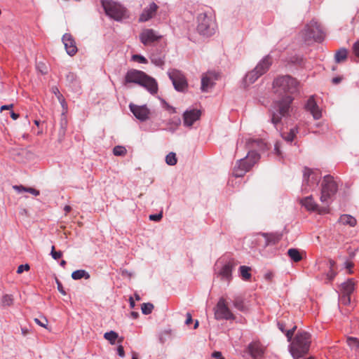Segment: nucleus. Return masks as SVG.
<instances>
[{"label":"nucleus","mask_w":359,"mask_h":359,"mask_svg":"<svg viewBox=\"0 0 359 359\" xmlns=\"http://www.w3.org/2000/svg\"><path fill=\"white\" fill-rule=\"evenodd\" d=\"M236 266L233 259L229 260L222 265L218 271V276L222 280L229 283L232 279V271Z\"/></svg>","instance_id":"15"},{"label":"nucleus","mask_w":359,"mask_h":359,"mask_svg":"<svg viewBox=\"0 0 359 359\" xmlns=\"http://www.w3.org/2000/svg\"><path fill=\"white\" fill-rule=\"evenodd\" d=\"M13 108V104H7V105H3L1 107V111H4V110H9V109H11Z\"/></svg>","instance_id":"54"},{"label":"nucleus","mask_w":359,"mask_h":359,"mask_svg":"<svg viewBox=\"0 0 359 359\" xmlns=\"http://www.w3.org/2000/svg\"><path fill=\"white\" fill-rule=\"evenodd\" d=\"M51 91L53 93H54L57 96V100L60 102V103L61 104L62 107L63 108L64 110L66 111L67 109V102H65V100L63 95L60 93L59 89L56 86H53L51 88Z\"/></svg>","instance_id":"30"},{"label":"nucleus","mask_w":359,"mask_h":359,"mask_svg":"<svg viewBox=\"0 0 359 359\" xmlns=\"http://www.w3.org/2000/svg\"><path fill=\"white\" fill-rule=\"evenodd\" d=\"M162 217H163V215H162L161 212H160L158 214L150 215H149V219L151 220V221H155V222L160 221Z\"/></svg>","instance_id":"46"},{"label":"nucleus","mask_w":359,"mask_h":359,"mask_svg":"<svg viewBox=\"0 0 359 359\" xmlns=\"http://www.w3.org/2000/svg\"><path fill=\"white\" fill-rule=\"evenodd\" d=\"M34 321L36 322V324L43 327H46L48 325V320L46 318H44L42 320L38 318H35Z\"/></svg>","instance_id":"47"},{"label":"nucleus","mask_w":359,"mask_h":359,"mask_svg":"<svg viewBox=\"0 0 359 359\" xmlns=\"http://www.w3.org/2000/svg\"><path fill=\"white\" fill-rule=\"evenodd\" d=\"M62 41L64 43L67 53L70 56L74 55L78 49L73 36L70 34L66 33L63 35Z\"/></svg>","instance_id":"21"},{"label":"nucleus","mask_w":359,"mask_h":359,"mask_svg":"<svg viewBox=\"0 0 359 359\" xmlns=\"http://www.w3.org/2000/svg\"><path fill=\"white\" fill-rule=\"evenodd\" d=\"M117 353L121 358H123L125 356L124 349L121 344L117 347Z\"/></svg>","instance_id":"49"},{"label":"nucleus","mask_w":359,"mask_h":359,"mask_svg":"<svg viewBox=\"0 0 359 359\" xmlns=\"http://www.w3.org/2000/svg\"><path fill=\"white\" fill-rule=\"evenodd\" d=\"M347 53L348 52L346 48H340L338 51H337L334 56L336 62L340 63L346 60L347 57Z\"/></svg>","instance_id":"33"},{"label":"nucleus","mask_w":359,"mask_h":359,"mask_svg":"<svg viewBox=\"0 0 359 359\" xmlns=\"http://www.w3.org/2000/svg\"><path fill=\"white\" fill-rule=\"evenodd\" d=\"M30 269V266L28 264H21L18 267L17 273H22L24 271H29Z\"/></svg>","instance_id":"45"},{"label":"nucleus","mask_w":359,"mask_h":359,"mask_svg":"<svg viewBox=\"0 0 359 359\" xmlns=\"http://www.w3.org/2000/svg\"><path fill=\"white\" fill-rule=\"evenodd\" d=\"M218 79V74L215 72H208L202 75L201 77V89L203 92H208L210 88H212Z\"/></svg>","instance_id":"16"},{"label":"nucleus","mask_w":359,"mask_h":359,"mask_svg":"<svg viewBox=\"0 0 359 359\" xmlns=\"http://www.w3.org/2000/svg\"><path fill=\"white\" fill-rule=\"evenodd\" d=\"M141 309L143 314L148 315L152 312L154 305L151 303H143L142 304Z\"/></svg>","instance_id":"40"},{"label":"nucleus","mask_w":359,"mask_h":359,"mask_svg":"<svg viewBox=\"0 0 359 359\" xmlns=\"http://www.w3.org/2000/svg\"><path fill=\"white\" fill-rule=\"evenodd\" d=\"M338 189V185L334 177L326 175L321 183L320 200L323 205L329 206L332 198L335 195Z\"/></svg>","instance_id":"5"},{"label":"nucleus","mask_w":359,"mask_h":359,"mask_svg":"<svg viewBox=\"0 0 359 359\" xmlns=\"http://www.w3.org/2000/svg\"><path fill=\"white\" fill-rule=\"evenodd\" d=\"M264 238L263 247L266 248L269 245H274L281 239V234L276 233H261L259 234Z\"/></svg>","instance_id":"23"},{"label":"nucleus","mask_w":359,"mask_h":359,"mask_svg":"<svg viewBox=\"0 0 359 359\" xmlns=\"http://www.w3.org/2000/svg\"><path fill=\"white\" fill-rule=\"evenodd\" d=\"M298 133L297 128L294 127L290 130L288 133H282V137L287 142H291L294 140L297 133Z\"/></svg>","instance_id":"32"},{"label":"nucleus","mask_w":359,"mask_h":359,"mask_svg":"<svg viewBox=\"0 0 359 359\" xmlns=\"http://www.w3.org/2000/svg\"><path fill=\"white\" fill-rule=\"evenodd\" d=\"M215 316L217 320H234L235 316L229 309L224 298H220L215 309Z\"/></svg>","instance_id":"12"},{"label":"nucleus","mask_w":359,"mask_h":359,"mask_svg":"<svg viewBox=\"0 0 359 359\" xmlns=\"http://www.w3.org/2000/svg\"><path fill=\"white\" fill-rule=\"evenodd\" d=\"M102 5L106 14L116 20H121L125 15L126 9L116 2L102 0Z\"/></svg>","instance_id":"10"},{"label":"nucleus","mask_w":359,"mask_h":359,"mask_svg":"<svg viewBox=\"0 0 359 359\" xmlns=\"http://www.w3.org/2000/svg\"><path fill=\"white\" fill-rule=\"evenodd\" d=\"M139 314L137 312H135V311H133L131 313V316L133 318H137L138 317Z\"/></svg>","instance_id":"62"},{"label":"nucleus","mask_w":359,"mask_h":359,"mask_svg":"<svg viewBox=\"0 0 359 359\" xmlns=\"http://www.w3.org/2000/svg\"><path fill=\"white\" fill-rule=\"evenodd\" d=\"M301 205L304 207L306 210L310 212H316L319 214H326L329 212V206H319L315 201L312 196H306L300 199Z\"/></svg>","instance_id":"13"},{"label":"nucleus","mask_w":359,"mask_h":359,"mask_svg":"<svg viewBox=\"0 0 359 359\" xmlns=\"http://www.w3.org/2000/svg\"><path fill=\"white\" fill-rule=\"evenodd\" d=\"M274 91L283 96L280 100L273 102L271 111V122L277 126L283 117L289 116L293 101L292 95L297 90V81L290 76H282L276 79L273 83Z\"/></svg>","instance_id":"1"},{"label":"nucleus","mask_w":359,"mask_h":359,"mask_svg":"<svg viewBox=\"0 0 359 359\" xmlns=\"http://www.w3.org/2000/svg\"><path fill=\"white\" fill-rule=\"evenodd\" d=\"M129 303H130V307L131 309H133L135 306V301H134V299H133V298L132 297H130L129 298Z\"/></svg>","instance_id":"56"},{"label":"nucleus","mask_w":359,"mask_h":359,"mask_svg":"<svg viewBox=\"0 0 359 359\" xmlns=\"http://www.w3.org/2000/svg\"><path fill=\"white\" fill-rule=\"evenodd\" d=\"M13 304V297L11 294H4L1 298L3 306H10Z\"/></svg>","instance_id":"36"},{"label":"nucleus","mask_w":359,"mask_h":359,"mask_svg":"<svg viewBox=\"0 0 359 359\" xmlns=\"http://www.w3.org/2000/svg\"><path fill=\"white\" fill-rule=\"evenodd\" d=\"M345 264H346V267L347 269H351L353 266V264L351 262H346L345 263Z\"/></svg>","instance_id":"63"},{"label":"nucleus","mask_w":359,"mask_h":359,"mask_svg":"<svg viewBox=\"0 0 359 359\" xmlns=\"http://www.w3.org/2000/svg\"><path fill=\"white\" fill-rule=\"evenodd\" d=\"M192 320H192L191 315L189 313H187V319H186L185 323L187 325H190L192 323Z\"/></svg>","instance_id":"55"},{"label":"nucleus","mask_w":359,"mask_h":359,"mask_svg":"<svg viewBox=\"0 0 359 359\" xmlns=\"http://www.w3.org/2000/svg\"><path fill=\"white\" fill-rule=\"evenodd\" d=\"M353 49L355 55L359 57V41L354 43Z\"/></svg>","instance_id":"50"},{"label":"nucleus","mask_w":359,"mask_h":359,"mask_svg":"<svg viewBox=\"0 0 359 359\" xmlns=\"http://www.w3.org/2000/svg\"><path fill=\"white\" fill-rule=\"evenodd\" d=\"M72 278L74 280H80L83 278L85 279H88L90 278V275L86 270L79 269L72 272Z\"/></svg>","instance_id":"31"},{"label":"nucleus","mask_w":359,"mask_h":359,"mask_svg":"<svg viewBox=\"0 0 359 359\" xmlns=\"http://www.w3.org/2000/svg\"><path fill=\"white\" fill-rule=\"evenodd\" d=\"M341 81V78L339 77H335L332 79V83L337 84Z\"/></svg>","instance_id":"60"},{"label":"nucleus","mask_w":359,"mask_h":359,"mask_svg":"<svg viewBox=\"0 0 359 359\" xmlns=\"http://www.w3.org/2000/svg\"><path fill=\"white\" fill-rule=\"evenodd\" d=\"M311 339L309 333L298 331L290 345V352L294 358H299L306 354L309 350Z\"/></svg>","instance_id":"4"},{"label":"nucleus","mask_w":359,"mask_h":359,"mask_svg":"<svg viewBox=\"0 0 359 359\" xmlns=\"http://www.w3.org/2000/svg\"><path fill=\"white\" fill-rule=\"evenodd\" d=\"M302 37L305 41L314 40L321 41L324 38V32L320 25L315 20H311L302 32Z\"/></svg>","instance_id":"9"},{"label":"nucleus","mask_w":359,"mask_h":359,"mask_svg":"<svg viewBox=\"0 0 359 359\" xmlns=\"http://www.w3.org/2000/svg\"><path fill=\"white\" fill-rule=\"evenodd\" d=\"M127 150L123 146H116L113 149V154L116 156H123L126 154Z\"/></svg>","instance_id":"38"},{"label":"nucleus","mask_w":359,"mask_h":359,"mask_svg":"<svg viewBox=\"0 0 359 359\" xmlns=\"http://www.w3.org/2000/svg\"><path fill=\"white\" fill-rule=\"evenodd\" d=\"M65 265H66V261H65V260H62V261L60 262V266H62V267H65Z\"/></svg>","instance_id":"64"},{"label":"nucleus","mask_w":359,"mask_h":359,"mask_svg":"<svg viewBox=\"0 0 359 359\" xmlns=\"http://www.w3.org/2000/svg\"><path fill=\"white\" fill-rule=\"evenodd\" d=\"M151 60L153 64L158 67H162L165 63L164 60L163 58L154 55L152 56Z\"/></svg>","instance_id":"41"},{"label":"nucleus","mask_w":359,"mask_h":359,"mask_svg":"<svg viewBox=\"0 0 359 359\" xmlns=\"http://www.w3.org/2000/svg\"><path fill=\"white\" fill-rule=\"evenodd\" d=\"M251 269L249 266H241L239 268L240 273L242 277V278L245 280H248L250 277L251 274L250 273Z\"/></svg>","instance_id":"34"},{"label":"nucleus","mask_w":359,"mask_h":359,"mask_svg":"<svg viewBox=\"0 0 359 359\" xmlns=\"http://www.w3.org/2000/svg\"><path fill=\"white\" fill-rule=\"evenodd\" d=\"M168 74L176 90L184 92L187 88L188 83L187 79L181 72L177 69H172L168 72Z\"/></svg>","instance_id":"11"},{"label":"nucleus","mask_w":359,"mask_h":359,"mask_svg":"<svg viewBox=\"0 0 359 359\" xmlns=\"http://www.w3.org/2000/svg\"><path fill=\"white\" fill-rule=\"evenodd\" d=\"M338 223L342 225L353 227L357 224V220L351 215L344 214L339 217Z\"/></svg>","instance_id":"24"},{"label":"nucleus","mask_w":359,"mask_h":359,"mask_svg":"<svg viewBox=\"0 0 359 359\" xmlns=\"http://www.w3.org/2000/svg\"><path fill=\"white\" fill-rule=\"evenodd\" d=\"M50 255L54 259H59L62 256V252L61 251H55V247L52 246Z\"/></svg>","instance_id":"44"},{"label":"nucleus","mask_w":359,"mask_h":359,"mask_svg":"<svg viewBox=\"0 0 359 359\" xmlns=\"http://www.w3.org/2000/svg\"><path fill=\"white\" fill-rule=\"evenodd\" d=\"M351 294H341L339 301L344 305H348L351 303Z\"/></svg>","instance_id":"42"},{"label":"nucleus","mask_w":359,"mask_h":359,"mask_svg":"<svg viewBox=\"0 0 359 359\" xmlns=\"http://www.w3.org/2000/svg\"><path fill=\"white\" fill-rule=\"evenodd\" d=\"M278 327L282 332L285 334L287 341H291L292 337L294 335V333L297 329V326L294 325L291 329H290L288 330H285L284 323L279 321V322H278Z\"/></svg>","instance_id":"27"},{"label":"nucleus","mask_w":359,"mask_h":359,"mask_svg":"<svg viewBox=\"0 0 359 359\" xmlns=\"http://www.w3.org/2000/svg\"><path fill=\"white\" fill-rule=\"evenodd\" d=\"M11 117L13 119V120H16L19 117V114H16L15 113L14 111H11Z\"/></svg>","instance_id":"57"},{"label":"nucleus","mask_w":359,"mask_h":359,"mask_svg":"<svg viewBox=\"0 0 359 359\" xmlns=\"http://www.w3.org/2000/svg\"><path fill=\"white\" fill-rule=\"evenodd\" d=\"M197 30L201 35L210 36L215 34L216 24L212 14L200 13L198 16Z\"/></svg>","instance_id":"7"},{"label":"nucleus","mask_w":359,"mask_h":359,"mask_svg":"<svg viewBox=\"0 0 359 359\" xmlns=\"http://www.w3.org/2000/svg\"><path fill=\"white\" fill-rule=\"evenodd\" d=\"M21 332L23 336H26L29 333V330L26 327H22Z\"/></svg>","instance_id":"58"},{"label":"nucleus","mask_w":359,"mask_h":359,"mask_svg":"<svg viewBox=\"0 0 359 359\" xmlns=\"http://www.w3.org/2000/svg\"><path fill=\"white\" fill-rule=\"evenodd\" d=\"M129 83H136L144 87L152 95L158 92V83L156 79L140 70L130 69L127 72L124 85Z\"/></svg>","instance_id":"3"},{"label":"nucleus","mask_w":359,"mask_h":359,"mask_svg":"<svg viewBox=\"0 0 359 359\" xmlns=\"http://www.w3.org/2000/svg\"><path fill=\"white\" fill-rule=\"evenodd\" d=\"M243 147L248 149V154L245 158H241L236 162L233 170V175L236 177L244 176L259 161L260 155L258 154V151L264 150L266 144L260 139L238 140L236 152L238 153L240 149Z\"/></svg>","instance_id":"2"},{"label":"nucleus","mask_w":359,"mask_h":359,"mask_svg":"<svg viewBox=\"0 0 359 359\" xmlns=\"http://www.w3.org/2000/svg\"><path fill=\"white\" fill-rule=\"evenodd\" d=\"M104 338L109 341L112 345L116 344V340L118 339V343L121 344L123 341V337H118V334L114 331L105 332Z\"/></svg>","instance_id":"26"},{"label":"nucleus","mask_w":359,"mask_h":359,"mask_svg":"<svg viewBox=\"0 0 359 359\" xmlns=\"http://www.w3.org/2000/svg\"><path fill=\"white\" fill-rule=\"evenodd\" d=\"M329 265H330V269H333L334 266H335V262L332 259L329 260Z\"/></svg>","instance_id":"59"},{"label":"nucleus","mask_w":359,"mask_h":359,"mask_svg":"<svg viewBox=\"0 0 359 359\" xmlns=\"http://www.w3.org/2000/svg\"><path fill=\"white\" fill-rule=\"evenodd\" d=\"M247 350L253 359H262L264 354L265 348L259 341H255L248 344Z\"/></svg>","instance_id":"17"},{"label":"nucleus","mask_w":359,"mask_h":359,"mask_svg":"<svg viewBox=\"0 0 359 359\" xmlns=\"http://www.w3.org/2000/svg\"><path fill=\"white\" fill-rule=\"evenodd\" d=\"M272 64L270 55H266L257 65L253 70L248 72L245 78L247 83H253L257 79L265 74Z\"/></svg>","instance_id":"8"},{"label":"nucleus","mask_w":359,"mask_h":359,"mask_svg":"<svg viewBox=\"0 0 359 359\" xmlns=\"http://www.w3.org/2000/svg\"><path fill=\"white\" fill-rule=\"evenodd\" d=\"M201 112L198 109H191L186 110L183 114V123L186 127H191L193 124L199 120Z\"/></svg>","instance_id":"18"},{"label":"nucleus","mask_w":359,"mask_h":359,"mask_svg":"<svg viewBox=\"0 0 359 359\" xmlns=\"http://www.w3.org/2000/svg\"><path fill=\"white\" fill-rule=\"evenodd\" d=\"M336 276V273L334 272V269H330V271H328L327 274V278L330 280H332Z\"/></svg>","instance_id":"51"},{"label":"nucleus","mask_w":359,"mask_h":359,"mask_svg":"<svg viewBox=\"0 0 359 359\" xmlns=\"http://www.w3.org/2000/svg\"><path fill=\"white\" fill-rule=\"evenodd\" d=\"M165 162L169 165H176L177 160L176 157V154L174 152L169 153L165 156Z\"/></svg>","instance_id":"39"},{"label":"nucleus","mask_w":359,"mask_h":359,"mask_svg":"<svg viewBox=\"0 0 359 359\" xmlns=\"http://www.w3.org/2000/svg\"><path fill=\"white\" fill-rule=\"evenodd\" d=\"M71 207L69 205H65V208H64V210L66 214H67L68 212H70L71 210Z\"/></svg>","instance_id":"61"},{"label":"nucleus","mask_w":359,"mask_h":359,"mask_svg":"<svg viewBox=\"0 0 359 359\" xmlns=\"http://www.w3.org/2000/svg\"><path fill=\"white\" fill-rule=\"evenodd\" d=\"M348 345L353 350H359V340L355 337H349L346 339Z\"/></svg>","instance_id":"35"},{"label":"nucleus","mask_w":359,"mask_h":359,"mask_svg":"<svg viewBox=\"0 0 359 359\" xmlns=\"http://www.w3.org/2000/svg\"><path fill=\"white\" fill-rule=\"evenodd\" d=\"M287 255L294 262H299L303 258L302 252L297 248H290L287 250Z\"/></svg>","instance_id":"28"},{"label":"nucleus","mask_w":359,"mask_h":359,"mask_svg":"<svg viewBox=\"0 0 359 359\" xmlns=\"http://www.w3.org/2000/svg\"><path fill=\"white\" fill-rule=\"evenodd\" d=\"M212 356L215 358V359H224L222 356L221 352L219 351H215L212 353Z\"/></svg>","instance_id":"52"},{"label":"nucleus","mask_w":359,"mask_h":359,"mask_svg":"<svg viewBox=\"0 0 359 359\" xmlns=\"http://www.w3.org/2000/svg\"><path fill=\"white\" fill-rule=\"evenodd\" d=\"M233 306L236 309L241 311H245L246 307L244 304L243 300L241 297H236L233 301Z\"/></svg>","instance_id":"37"},{"label":"nucleus","mask_w":359,"mask_h":359,"mask_svg":"<svg viewBox=\"0 0 359 359\" xmlns=\"http://www.w3.org/2000/svg\"><path fill=\"white\" fill-rule=\"evenodd\" d=\"M158 8V6L154 2L150 3L142 10V12L139 17V22H144L153 18L156 15Z\"/></svg>","instance_id":"19"},{"label":"nucleus","mask_w":359,"mask_h":359,"mask_svg":"<svg viewBox=\"0 0 359 359\" xmlns=\"http://www.w3.org/2000/svg\"><path fill=\"white\" fill-rule=\"evenodd\" d=\"M13 189L15 190L18 193L26 191L36 196L39 195V191L32 187H25L22 185H14L13 187Z\"/></svg>","instance_id":"29"},{"label":"nucleus","mask_w":359,"mask_h":359,"mask_svg":"<svg viewBox=\"0 0 359 359\" xmlns=\"http://www.w3.org/2000/svg\"><path fill=\"white\" fill-rule=\"evenodd\" d=\"M355 290V282L353 279L349 278L341 285V293L351 294Z\"/></svg>","instance_id":"25"},{"label":"nucleus","mask_w":359,"mask_h":359,"mask_svg":"<svg viewBox=\"0 0 359 359\" xmlns=\"http://www.w3.org/2000/svg\"><path fill=\"white\" fill-rule=\"evenodd\" d=\"M305 109L310 112L314 119L318 120L321 118L322 112L314 99V96H311L308 99L305 104Z\"/></svg>","instance_id":"22"},{"label":"nucleus","mask_w":359,"mask_h":359,"mask_svg":"<svg viewBox=\"0 0 359 359\" xmlns=\"http://www.w3.org/2000/svg\"><path fill=\"white\" fill-rule=\"evenodd\" d=\"M161 37V36L152 29H144L140 35V39L144 46L149 45L158 41Z\"/></svg>","instance_id":"20"},{"label":"nucleus","mask_w":359,"mask_h":359,"mask_svg":"<svg viewBox=\"0 0 359 359\" xmlns=\"http://www.w3.org/2000/svg\"><path fill=\"white\" fill-rule=\"evenodd\" d=\"M130 111L140 121H145L149 118L151 112L147 105H137L133 103L129 104Z\"/></svg>","instance_id":"14"},{"label":"nucleus","mask_w":359,"mask_h":359,"mask_svg":"<svg viewBox=\"0 0 359 359\" xmlns=\"http://www.w3.org/2000/svg\"><path fill=\"white\" fill-rule=\"evenodd\" d=\"M274 150L276 151V154L278 155V156H281V152L280 151V144L278 142H276V144H275V147H274Z\"/></svg>","instance_id":"53"},{"label":"nucleus","mask_w":359,"mask_h":359,"mask_svg":"<svg viewBox=\"0 0 359 359\" xmlns=\"http://www.w3.org/2000/svg\"><path fill=\"white\" fill-rule=\"evenodd\" d=\"M56 283H57L58 291L63 295H65L66 292L65 291L63 286H62V283H60V281L59 280L56 279Z\"/></svg>","instance_id":"48"},{"label":"nucleus","mask_w":359,"mask_h":359,"mask_svg":"<svg viewBox=\"0 0 359 359\" xmlns=\"http://www.w3.org/2000/svg\"><path fill=\"white\" fill-rule=\"evenodd\" d=\"M132 59L133 61L138 62L139 63L146 64L147 63V60L142 55H133L132 56Z\"/></svg>","instance_id":"43"},{"label":"nucleus","mask_w":359,"mask_h":359,"mask_svg":"<svg viewBox=\"0 0 359 359\" xmlns=\"http://www.w3.org/2000/svg\"><path fill=\"white\" fill-rule=\"evenodd\" d=\"M321 179V173L318 170L305 168L303 174L302 192L309 193L316 189Z\"/></svg>","instance_id":"6"}]
</instances>
